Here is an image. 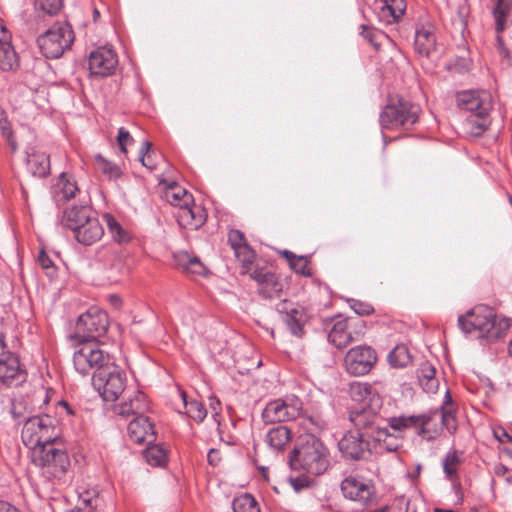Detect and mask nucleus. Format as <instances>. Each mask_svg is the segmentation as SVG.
<instances>
[{
	"instance_id": "obj_4",
	"label": "nucleus",
	"mask_w": 512,
	"mask_h": 512,
	"mask_svg": "<svg viewBox=\"0 0 512 512\" xmlns=\"http://www.w3.org/2000/svg\"><path fill=\"white\" fill-rule=\"evenodd\" d=\"M457 102L461 111L466 114L462 122L464 132L472 136L483 134L491 123V94L485 90L465 91L458 95Z\"/></svg>"
},
{
	"instance_id": "obj_55",
	"label": "nucleus",
	"mask_w": 512,
	"mask_h": 512,
	"mask_svg": "<svg viewBox=\"0 0 512 512\" xmlns=\"http://www.w3.org/2000/svg\"><path fill=\"white\" fill-rule=\"evenodd\" d=\"M209 406L211 409V415L216 424H220V411L221 403L216 397H210Z\"/></svg>"
},
{
	"instance_id": "obj_58",
	"label": "nucleus",
	"mask_w": 512,
	"mask_h": 512,
	"mask_svg": "<svg viewBox=\"0 0 512 512\" xmlns=\"http://www.w3.org/2000/svg\"><path fill=\"white\" fill-rule=\"evenodd\" d=\"M495 438L501 443L512 442V437L504 430H494Z\"/></svg>"
},
{
	"instance_id": "obj_51",
	"label": "nucleus",
	"mask_w": 512,
	"mask_h": 512,
	"mask_svg": "<svg viewBox=\"0 0 512 512\" xmlns=\"http://www.w3.org/2000/svg\"><path fill=\"white\" fill-rule=\"evenodd\" d=\"M152 148V144L149 141H144L142 143V147L139 152V160L143 166L152 170L154 169V163L151 160L150 150Z\"/></svg>"
},
{
	"instance_id": "obj_15",
	"label": "nucleus",
	"mask_w": 512,
	"mask_h": 512,
	"mask_svg": "<svg viewBox=\"0 0 512 512\" xmlns=\"http://www.w3.org/2000/svg\"><path fill=\"white\" fill-rule=\"evenodd\" d=\"M341 491L345 498L367 506L375 497V487L371 480L360 476H349L341 482Z\"/></svg>"
},
{
	"instance_id": "obj_25",
	"label": "nucleus",
	"mask_w": 512,
	"mask_h": 512,
	"mask_svg": "<svg viewBox=\"0 0 512 512\" xmlns=\"http://www.w3.org/2000/svg\"><path fill=\"white\" fill-rule=\"evenodd\" d=\"M103 234V226L95 216H92L90 220L74 232L76 240L85 246L94 244L102 238Z\"/></svg>"
},
{
	"instance_id": "obj_32",
	"label": "nucleus",
	"mask_w": 512,
	"mask_h": 512,
	"mask_svg": "<svg viewBox=\"0 0 512 512\" xmlns=\"http://www.w3.org/2000/svg\"><path fill=\"white\" fill-rule=\"evenodd\" d=\"M493 14L496 31L501 33L505 29L507 20L512 16V0H497Z\"/></svg>"
},
{
	"instance_id": "obj_53",
	"label": "nucleus",
	"mask_w": 512,
	"mask_h": 512,
	"mask_svg": "<svg viewBox=\"0 0 512 512\" xmlns=\"http://www.w3.org/2000/svg\"><path fill=\"white\" fill-rule=\"evenodd\" d=\"M351 309L358 315H369L373 312V307L366 303L355 299L347 300Z\"/></svg>"
},
{
	"instance_id": "obj_57",
	"label": "nucleus",
	"mask_w": 512,
	"mask_h": 512,
	"mask_svg": "<svg viewBox=\"0 0 512 512\" xmlns=\"http://www.w3.org/2000/svg\"><path fill=\"white\" fill-rule=\"evenodd\" d=\"M38 263L42 267L43 270L54 266V262L51 258L46 254L45 251L41 250L38 255Z\"/></svg>"
},
{
	"instance_id": "obj_61",
	"label": "nucleus",
	"mask_w": 512,
	"mask_h": 512,
	"mask_svg": "<svg viewBox=\"0 0 512 512\" xmlns=\"http://www.w3.org/2000/svg\"><path fill=\"white\" fill-rule=\"evenodd\" d=\"M0 512H20L17 508L12 506L11 504L0 501Z\"/></svg>"
},
{
	"instance_id": "obj_41",
	"label": "nucleus",
	"mask_w": 512,
	"mask_h": 512,
	"mask_svg": "<svg viewBox=\"0 0 512 512\" xmlns=\"http://www.w3.org/2000/svg\"><path fill=\"white\" fill-rule=\"evenodd\" d=\"M104 219L107 224V228L111 237L118 243H124L129 241L128 233L122 228L119 222L110 214H105Z\"/></svg>"
},
{
	"instance_id": "obj_54",
	"label": "nucleus",
	"mask_w": 512,
	"mask_h": 512,
	"mask_svg": "<svg viewBox=\"0 0 512 512\" xmlns=\"http://www.w3.org/2000/svg\"><path fill=\"white\" fill-rule=\"evenodd\" d=\"M132 141H133V139H132L129 131L126 130L125 128L121 127L118 130L117 142H118V145L123 153L127 152L126 146Z\"/></svg>"
},
{
	"instance_id": "obj_35",
	"label": "nucleus",
	"mask_w": 512,
	"mask_h": 512,
	"mask_svg": "<svg viewBox=\"0 0 512 512\" xmlns=\"http://www.w3.org/2000/svg\"><path fill=\"white\" fill-rule=\"evenodd\" d=\"M18 66L17 54L10 41L0 44V68L4 71H10Z\"/></svg>"
},
{
	"instance_id": "obj_50",
	"label": "nucleus",
	"mask_w": 512,
	"mask_h": 512,
	"mask_svg": "<svg viewBox=\"0 0 512 512\" xmlns=\"http://www.w3.org/2000/svg\"><path fill=\"white\" fill-rule=\"evenodd\" d=\"M228 242L234 252L247 244L244 234L237 229H232L229 231Z\"/></svg>"
},
{
	"instance_id": "obj_26",
	"label": "nucleus",
	"mask_w": 512,
	"mask_h": 512,
	"mask_svg": "<svg viewBox=\"0 0 512 512\" xmlns=\"http://www.w3.org/2000/svg\"><path fill=\"white\" fill-rule=\"evenodd\" d=\"M149 409V403L146 395L141 391H135L127 400L117 407V412L123 416L135 415V417L144 415Z\"/></svg>"
},
{
	"instance_id": "obj_18",
	"label": "nucleus",
	"mask_w": 512,
	"mask_h": 512,
	"mask_svg": "<svg viewBox=\"0 0 512 512\" xmlns=\"http://www.w3.org/2000/svg\"><path fill=\"white\" fill-rule=\"evenodd\" d=\"M128 436L137 444H152L155 440L153 424L145 415L132 419L128 424Z\"/></svg>"
},
{
	"instance_id": "obj_11",
	"label": "nucleus",
	"mask_w": 512,
	"mask_h": 512,
	"mask_svg": "<svg viewBox=\"0 0 512 512\" xmlns=\"http://www.w3.org/2000/svg\"><path fill=\"white\" fill-rule=\"evenodd\" d=\"M363 329L364 322L362 320L338 316L333 319L328 341L339 349L344 348L351 342L358 340L363 334Z\"/></svg>"
},
{
	"instance_id": "obj_44",
	"label": "nucleus",
	"mask_w": 512,
	"mask_h": 512,
	"mask_svg": "<svg viewBox=\"0 0 512 512\" xmlns=\"http://www.w3.org/2000/svg\"><path fill=\"white\" fill-rule=\"evenodd\" d=\"M144 457L152 466H161L166 462V451L159 445L147 444Z\"/></svg>"
},
{
	"instance_id": "obj_13",
	"label": "nucleus",
	"mask_w": 512,
	"mask_h": 512,
	"mask_svg": "<svg viewBox=\"0 0 512 512\" xmlns=\"http://www.w3.org/2000/svg\"><path fill=\"white\" fill-rule=\"evenodd\" d=\"M376 361L375 350L370 346L360 345L351 348L346 353L344 365L350 375L363 376L370 372Z\"/></svg>"
},
{
	"instance_id": "obj_36",
	"label": "nucleus",
	"mask_w": 512,
	"mask_h": 512,
	"mask_svg": "<svg viewBox=\"0 0 512 512\" xmlns=\"http://www.w3.org/2000/svg\"><path fill=\"white\" fill-rule=\"evenodd\" d=\"M444 405L438 411H435L434 415H440L442 425L447 429L449 433H454L456 431V421L454 411L451 406H448L451 402V397L449 392H446Z\"/></svg>"
},
{
	"instance_id": "obj_45",
	"label": "nucleus",
	"mask_w": 512,
	"mask_h": 512,
	"mask_svg": "<svg viewBox=\"0 0 512 512\" xmlns=\"http://www.w3.org/2000/svg\"><path fill=\"white\" fill-rule=\"evenodd\" d=\"M177 264L184 270L191 271L193 273H201L203 267L201 262L196 257H190L187 253H179L175 255Z\"/></svg>"
},
{
	"instance_id": "obj_22",
	"label": "nucleus",
	"mask_w": 512,
	"mask_h": 512,
	"mask_svg": "<svg viewBox=\"0 0 512 512\" xmlns=\"http://www.w3.org/2000/svg\"><path fill=\"white\" fill-rule=\"evenodd\" d=\"M414 48L416 53L425 58H430L436 52V36L431 26L421 27L415 32Z\"/></svg>"
},
{
	"instance_id": "obj_20",
	"label": "nucleus",
	"mask_w": 512,
	"mask_h": 512,
	"mask_svg": "<svg viewBox=\"0 0 512 512\" xmlns=\"http://www.w3.org/2000/svg\"><path fill=\"white\" fill-rule=\"evenodd\" d=\"M175 217L180 227L190 230H197L206 221L204 210L194 203L192 205L179 207Z\"/></svg>"
},
{
	"instance_id": "obj_60",
	"label": "nucleus",
	"mask_w": 512,
	"mask_h": 512,
	"mask_svg": "<svg viewBox=\"0 0 512 512\" xmlns=\"http://www.w3.org/2000/svg\"><path fill=\"white\" fill-rule=\"evenodd\" d=\"M10 38V33L7 31L6 27L0 21V44H4V42H9Z\"/></svg>"
},
{
	"instance_id": "obj_34",
	"label": "nucleus",
	"mask_w": 512,
	"mask_h": 512,
	"mask_svg": "<svg viewBox=\"0 0 512 512\" xmlns=\"http://www.w3.org/2000/svg\"><path fill=\"white\" fill-rule=\"evenodd\" d=\"M269 445L277 451H284L288 443V427L280 425L272 428L267 434Z\"/></svg>"
},
{
	"instance_id": "obj_10",
	"label": "nucleus",
	"mask_w": 512,
	"mask_h": 512,
	"mask_svg": "<svg viewBox=\"0 0 512 512\" xmlns=\"http://www.w3.org/2000/svg\"><path fill=\"white\" fill-rule=\"evenodd\" d=\"M342 457L347 460H363L373 452L371 432L349 431L338 442Z\"/></svg>"
},
{
	"instance_id": "obj_9",
	"label": "nucleus",
	"mask_w": 512,
	"mask_h": 512,
	"mask_svg": "<svg viewBox=\"0 0 512 512\" xmlns=\"http://www.w3.org/2000/svg\"><path fill=\"white\" fill-rule=\"evenodd\" d=\"M110 361V356L91 341H84L73 354L74 367L82 375L98 372Z\"/></svg>"
},
{
	"instance_id": "obj_52",
	"label": "nucleus",
	"mask_w": 512,
	"mask_h": 512,
	"mask_svg": "<svg viewBox=\"0 0 512 512\" xmlns=\"http://www.w3.org/2000/svg\"><path fill=\"white\" fill-rule=\"evenodd\" d=\"M360 32L359 34L367 40L371 45L378 48L379 43L377 42V37L380 35V32L371 28L370 26H367L365 24L360 25L359 27Z\"/></svg>"
},
{
	"instance_id": "obj_37",
	"label": "nucleus",
	"mask_w": 512,
	"mask_h": 512,
	"mask_svg": "<svg viewBox=\"0 0 512 512\" xmlns=\"http://www.w3.org/2000/svg\"><path fill=\"white\" fill-rule=\"evenodd\" d=\"M350 394L354 401L359 402L358 404L369 403L372 396H379L372 391L371 386L361 382L351 384Z\"/></svg>"
},
{
	"instance_id": "obj_62",
	"label": "nucleus",
	"mask_w": 512,
	"mask_h": 512,
	"mask_svg": "<svg viewBox=\"0 0 512 512\" xmlns=\"http://www.w3.org/2000/svg\"><path fill=\"white\" fill-rule=\"evenodd\" d=\"M0 128L3 131V134H5V135L10 134V129L8 127L7 119L4 117L2 112H0Z\"/></svg>"
},
{
	"instance_id": "obj_3",
	"label": "nucleus",
	"mask_w": 512,
	"mask_h": 512,
	"mask_svg": "<svg viewBox=\"0 0 512 512\" xmlns=\"http://www.w3.org/2000/svg\"><path fill=\"white\" fill-rule=\"evenodd\" d=\"M458 325L465 334L476 332L479 338L493 342L504 336L510 327V320L497 316L493 308L482 304L460 315Z\"/></svg>"
},
{
	"instance_id": "obj_14",
	"label": "nucleus",
	"mask_w": 512,
	"mask_h": 512,
	"mask_svg": "<svg viewBox=\"0 0 512 512\" xmlns=\"http://www.w3.org/2000/svg\"><path fill=\"white\" fill-rule=\"evenodd\" d=\"M25 380V373L20 369L18 358L7 350L0 334V389L18 385Z\"/></svg>"
},
{
	"instance_id": "obj_47",
	"label": "nucleus",
	"mask_w": 512,
	"mask_h": 512,
	"mask_svg": "<svg viewBox=\"0 0 512 512\" xmlns=\"http://www.w3.org/2000/svg\"><path fill=\"white\" fill-rule=\"evenodd\" d=\"M459 462V457L455 451L446 454L443 460V470L449 479H452V477L456 474V468Z\"/></svg>"
},
{
	"instance_id": "obj_17",
	"label": "nucleus",
	"mask_w": 512,
	"mask_h": 512,
	"mask_svg": "<svg viewBox=\"0 0 512 512\" xmlns=\"http://www.w3.org/2000/svg\"><path fill=\"white\" fill-rule=\"evenodd\" d=\"M431 420V417L426 414L420 415H400L398 417H391L388 422L391 429L395 432H401L408 428H415L418 435L431 439V436H426L427 429L426 426Z\"/></svg>"
},
{
	"instance_id": "obj_12",
	"label": "nucleus",
	"mask_w": 512,
	"mask_h": 512,
	"mask_svg": "<svg viewBox=\"0 0 512 512\" xmlns=\"http://www.w3.org/2000/svg\"><path fill=\"white\" fill-rule=\"evenodd\" d=\"M382 401L379 396H372L369 403L358 404L349 412V419L357 428L356 431L368 433L375 431L379 424V411Z\"/></svg>"
},
{
	"instance_id": "obj_23",
	"label": "nucleus",
	"mask_w": 512,
	"mask_h": 512,
	"mask_svg": "<svg viewBox=\"0 0 512 512\" xmlns=\"http://www.w3.org/2000/svg\"><path fill=\"white\" fill-rule=\"evenodd\" d=\"M311 313L302 306L290 310V335L304 339L311 327Z\"/></svg>"
},
{
	"instance_id": "obj_39",
	"label": "nucleus",
	"mask_w": 512,
	"mask_h": 512,
	"mask_svg": "<svg viewBox=\"0 0 512 512\" xmlns=\"http://www.w3.org/2000/svg\"><path fill=\"white\" fill-rule=\"evenodd\" d=\"M96 168L106 175L109 179H117L121 176L122 172L118 165L108 161L102 155L97 154L94 156Z\"/></svg>"
},
{
	"instance_id": "obj_27",
	"label": "nucleus",
	"mask_w": 512,
	"mask_h": 512,
	"mask_svg": "<svg viewBox=\"0 0 512 512\" xmlns=\"http://www.w3.org/2000/svg\"><path fill=\"white\" fill-rule=\"evenodd\" d=\"M163 198L170 205L178 208L194 203L193 195L176 182H172L165 187Z\"/></svg>"
},
{
	"instance_id": "obj_33",
	"label": "nucleus",
	"mask_w": 512,
	"mask_h": 512,
	"mask_svg": "<svg viewBox=\"0 0 512 512\" xmlns=\"http://www.w3.org/2000/svg\"><path fill=\"white\" fill-rule=\"evenodd\" d=\"M388 362L394 368H404L412 362V356L405 344L397 345L389 354Z\"/></svg>"
},
{
	"instance_id": "obj_64",
	"label": "nucleus",
	"mask_w": 512,
	"mask_h": 512,
	"mask_svg": "<svg viewBox=\"0 0 512 512\" xmlns=\"http://www.w3.org/2000/svg\"><path fill=\"white\" fill-rule=\"evenodd\" d=\"M80 501L81 503L87 507V508H90V509H93L97 504V499H93V498H86V497H81L80 498Z\"/></svg>"
},
{
	"instance_id": "obj_7",
	"label": "nucleus",
	"mask_w": 512,
	"mask_h": 512,
	"mask_svg": "<svg viewBox=\"0 0 512 512\" xmlns=\"http://www.w3.org/2000/svg\"><path fill=\"white\" fill-rule=\"evenodd\" d=\"M74 41V32L66 22L55 23L37 38L38 46L46 58L56 59L69 49Z\"/></svg>"
},
{
	"instance_id": "obj_48",
	"label": "nucleus",
	"mask_w": 512,
	"mask_h": 512,
	"mask_svg": "<svg viewBox=\"0 0 512 512\" xmlns=\"http://www.w3.org/2000/svg\"><path fill=\"white\" fill-rule=\"evenodd\" d=\"M62 5V0H36V7L48 15L57 14Z\"/></svg>"
},
{
	"instance_id": "obj_40",
	"label": "nucleus",
	"mask_w": 512,
	"mask_h": 512,
	"mask_svg": "<svg viewBox=\"0 0 512 512\" xmlns=\"http://www.w3.org/2000/svg\"><path fill=\"white\" fill-rule=\"evenodd\" d=\"M234 512H260L258 503L250 494H242L233 501Z\"/></svg>"
},
{
	"instance_id": "obj_19",
	"label": "nucleus",
	"mask_w": 512,
	"mask_h": 512,
	"mask_svg": "<svg viewBox=\"0 0 512 512\" xmlns=\"http://www.w3.org/2000/svg\"><path fill=\"white\" fill-rule=\"evenodd\" d=\"M374 10L380 22L392 24L397 22L405 13V0H374Z\"/></svg>"
},
{
	"instance_id": "obj_49",
	"label": "nucleus",
	"mask_w": 512,
	"mask_h": 512,
	"mask_svg": "<svg viewBox=\"0 0 512 512\" xmlns=\"http://www.w3.org/2000/svg\"><path fill=\"white\" fill-rule=\"evenodd\" d=\"M234 254L244 267L251 265L256 257L254 250L248 244L236 250Z\"/></svg>"
},
{
	"instance_id": "obj_2",
	"label": "nucleus",
	"mask_w": 512,
	"mask_h": 512,
	"mask_svg": "<svg viewBox=\"0 0 512 512\" xmlns=\"http://www.w3.org/2000/svg\"><path fill=\"white\" fill-rule=\"evenodd\" d=\"M330 453L324 443L312 434L299 436L290 450V470H303L313 476L327 471Z\"/></svg>"
},
{
	"instance_id": "obj_16",
	"label": "nucleus",
	"mask_w": 512,
	"mask_h": 512,
	"mask_svg": "<svg viewBox=\"0 0 512 512\" xmlns=\"http://www.w3.org/2000/svg\"><path fill=\"white\" fill-rule=\"evenodd\" d=\"M118 59L115 52L106 47L98 48L90 53L89 70L92 76L106 77L111 75L117 66Z\"/></svg>"
},
{
	"instance_id": "obj_6",
	"label": "nucleus",
	"mask_w": 512,
	"mask_h": 512,
	"mask_svg": "<svg viewBox=\"0 0 512 512\" xmlns=\"http://www.w3.org/2000/svg\"><path fill=\"white\" fill-rule=\"evenodd\" d=\"M420 107L407 100L398 99L388 103L380 113L382 129H410L418 120Z\"/></svg>"
},
{
	"instance_id": "obj_46",
	"label": "nucleus",
	"mask_w": 512,
	"mask_h": 512,
	"mask_svg": "<svg viewBox=\"0 0 512 512\" xmlns=\"http://www.w3.org/2000/svg\"><path fill=\"white\" fill-rule=\"evenodd\" d=\"M290 268L293 269L297 274L303 276H310V268L308 267V259L307 257H297L293 253L290 252Z\"/></svg>"
},
{
	"instance_id": "obj_42",
	"label": "nucleus",
	"mask_w": 512,
	"mask_h": 512,
	"mask_svg": "<svg viewBox=\"0 0 512 512\" xmlns=\"http://www.w3.org/2000/svg\"><path fill=\"white\" fill-rule=\"evenodd\" d=\"M315 485V476L307 472L298 476L290 475V486L296 493L310 490Z\"/></svg>"
},
{
	"instance_id": "obj_30",
	"label": "nucleus",
	"mask_w": 512,
	"mask_h": 512,
	"mask_svg": "<svg viewBox=\"0 0 512 512\" xmlns=\"http://www.w3.org/2000/svg\"><path fill=\"white\" fill-rule=\"evenodd\" d=\"M78 191V187L67 174L62 173L55 188V200L57 203L67 201L73 198Z\"/></svg>"
},
{
	"instance_id": "obj_43",
	"label": "nucleus",
	"mask_w": 512,
	"mask_h": 512,
	"mask_svg": "<svg viewBox=\"0 0 512 512\" xmlns=\"http://www.w3.org/2000/svg\"><path fill=\"white\" fill-rule=\"evenodd\" d=\"M182 397L186 408V413L189 415V417L197 422H202L207 416V409L204 407V405L197 400L187 401L184 393L182 394Z\"/></svg>"
},
{
	"instance_id": "obj_59",
	"label": "nucleus",
	"mask_w": 512,
	"mask_h": 512,
	"mask_svg": "<svg viewBox=\"0 0 512 512\" xmlns=\"http://www.w3.org/2000/svg\"><path fill=\"white\" fill-rule=\"evenodd\" d=\"M207 458H208V462L211 465L216 466L218 464L219 460H220L218 450L210 449L209 452H208Z\"/></svg>"
},
{
	"instance_id": "obj_21",
	"label": "nucleus",
	"mask_w": 512,
	"mask_h": 512,
	"mask_svg": "<svg viewBox=\"0 0 512 512\" xmlns=\"http://www.w3.org/2000/svg\"><path fill=\"white\" fill-rule=\"evenodd\" d=\"M373 451L381 453L382 451L395 452L402 444L401 439L395 434L388 432L387 428L377 426L375 431H371Z\"/></svg>"
},
{
	"instance_id": "obj_24",
	"label": "nucleus",
	"mask_w": 512,
	"mask_h": 512,
	"mask_svg": "<svg viewBox=\"0 0 512 512\" xmlns=\"http://www.w3.org/2000/svg\"><path fill=\"white\" fill-rule=\"evenodd\" d=\"M92 216H94V213L89 206H72L64 210L61 223L75 232Z\"/></svg>"
},
{
	"instance_id": "obj_63",
	"label": "nucleus",
	"mask_w": 512,
	"mask_h": 512,
	"mask_svg": "<svg viewBox=\"0 0 512 512\" xmlns=\"http://www.w3.org/2000/svg\"><path fill=\"white\" fill-rule=\"evenodd\" d=\"M108 300H109L110 304L116 309L121 306L122 301H121V298L117 294H110L108 297Z\"/></svg>"
},
{
	"instance_id": "obj_28",
	"label": "nucleus",
	"mask_w": 512,
	"mask_h": 512,
	"mask_svg": "<svg viewBox=\"0 0 512 512\" xmlns=\"http://www.w3.org/2000/svg\"><path fill=\"white\" fill-rule=\"evenodd\" d=\"M27 167L32 175L45 177L50 172V158L45 152L32 148L27 152Z\"/></svg>"
},
{
	"instance_id": "obj_5",
	"label": "nucleus",
	"mask_w": 512,
	"mask_h": 512,
	"mask_svg": "<svg viewBox=\"0 0 512 512\" xmlns=\"http://www.w3.org/2000/svg\"><path fill=\"white\" fill-rule=\"evenodd\" d=\"M92 385L104 401L113 402L126 388V373L110 361L98 372L93 373Z\"/></svg>"
},
{
	"instance_id": "obj_56",
	"label": "nucleus",
	"mask_w": 512,
	"mask_h": 512,
	"mask_svg": "<svg viewBox=\"0 0 512 512\" xmlns=\"http://www.w3.org/2000/svg\"><path fill=\"white\" fill-rule=\"evenodd\" d=\"M302 408V403L299 400L298 396H290V419L292 417H296L300 415V410Z\"/></svg>"
},
{
	"instance_id": "obj_29",
	"label": "nucleus",
	"mask_w": 512,
	"mask_h": 512,
	"mask_svg": "<svg viewBox=\"0 0 512 512\" xmlns=\"http://www.w3.org/2000/svg\"><path fill=\"white\" fill-rule=\"evenodd\" d=\"M262 416L266 423L285 422L288 417V405L283 400H274L266 405Z\"/></svg>"
},
{
	"instance_id": "obj_38",
	"label": "nucleus",
	"mask_w": 512,
	"mask_h": 512,
	"mask_svg": "<svg viewBox=\"0 0 512 512\" xmlns=\"http://www.w3.org/2000/svg\"><path fill=\"white\" fill-rule=\"evenodd\" d=\"M244 274L249 276L256 281L259 285L275 286L277 285V277L269 268L254 269L247 268Z\"/></svg>"
},
{
	"instance_id": "obj_8",
	"label": "nucleus",
	"mask_w": 512,
	"mask_h": 512,
	"mask_svg": "<svg viewBox=\"0 0 512 512\" xmlns=\"http://www.w3.org/2000/svg\"><path fill=\"white\" fill-rule=\"evenodd\" d=\"M109 327L108 315L99 307H90L76 322L75 333L83 341H92L105 335Z\"/></svg>"
},
{
	"instance_id": "obj_31",
	"label": "nucleus",
	"mask_w": 512,
	"mask_h": 512,
	"mask_svg": "<svg viewBox=\"0 0 512 512\" xmlns=\"http://www.w3.org/2000/svg\"><path fill=\"white\" fill-rule=\"evenodd\" d=\"M435 373V368L427 362L422 364L418 370L419 383L428 393H434L438 389V380L435 377Z\"/></svg>"
},
{
	"instance_id": "obj_1",
	"label": "nucleus",
	"mask_w": 512,
	"mask_h": 512,
	"mask_svg": "<svg viewBox=\"0 0 512 512\" xmlns=\"http://www.w3.org/2000/svg\"><path fill=\"white\" fill-rule=\"evenodd\" d=\"M48 415L28 418L22 429V441L31 450V460L53 478H62L70 466L59 428Z\"/></svg>"
}]
</instances>
